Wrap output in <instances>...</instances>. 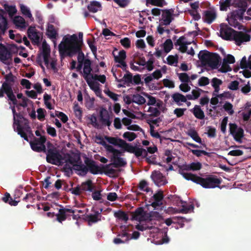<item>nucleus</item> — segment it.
Instances as JSON below:
<instances>
[{"label":"nucleus","mask_w":251,"mask_h":251,"mask_svg":"<svg viewBox=\"0 0 251 251\" xmlns=\"http://www.w3.org/2000/svg\"><path fill=\"white\" fill-rule=\"evenodd\" d=\"M29 144L31 147V148L34 151H36L38 152H45L46 151V148L45 145H43L42 146H39L36 143L32 141L29 142Z\"/></svg>","instance_id":"obj_41"},{"label":"nucleus","mask_w":251,"mask_h":251,"mask_svg":"<svg viewBox=\"0 0 251 251\" xmlns=\"http://www.w3.org/2000/svg\"><path fill=\"white\" fill-rule=\"evenodd\" d=\"M146 4L147 6H149V4H151L159 7H163L164 5H166L167 3L165 0H147Z\"/></svg>","instance_id":"obj_46"},{"label":"nucleus","mask_w":251,"mask_h":251,"mask_svg":"<svg viewBox=\"0 0 251 251\" xmlns=\"http://www.w3.org/2000/svg\"><path fill=\"white\" fill-rule=\"evenodd\" d=\"M50 46L48 45H47L45 42H43L42 45V54L38 55L36 59L37 62L40 66V67L43 70H45V67L42 65L41 55H42L43 57L45 65L46 66H48L49 63V58L50 57Z\"/></svg>","instance_id":"obj_9"},{"label":"nucleus","mask_w":251,"mask_h":251,"mask_svg":"<svg viewBox=\"0 0 251 251\" xmlns=\"http://www.w3.org/2000/svg\"><path fill=\"white\" fill-rule=\"evenodd\" d=\"M101 8L100 3L96 0L91 1L87 6L89 11L92 13H96L99 10H101Z\"/></svg>","instance_id":"obj_29"},{"label":"nucleus","mask_w":251,"mask_h":251,"mask_svg":"<svg viewBox=\"0 0 251 251\" xmlns=\"http://www.w3.org/2000/svg\"><path fill=\"white\" fill-rule=\"evenodd\" d=\"M47 35L50 39H55L57 33L55 30L54 25L51 24H49L47 29Z\"/></svg>","instance_id":"obj_38"},{"label":"nucleus","mask_w":251,"mask_h":251,"mask_svg":"<svg viewBox=\"0 0 251 251\" xmlns=\"http://www.w3.org/2000/svg\"><path fill=\"white\" fill-rule=\"evenodd\" d=\"M12 60V54L4 45L0 43V61L6 65H10Z\"/></svg>","instance_id":"obj_12"},{"label":"nucleus","mask_w":251,"mask_h":251,"mask_svg":"<svg viewBox=\"0 0 251 251\" xmlns=\"http://www.w3.org/2000/svg\"><path fill=\"white\" fill-rule=\"evenodd\" d=\"M216 13L212 10H207L204 12L203 19L205 22L207 24H211L216 18Z\"/></svg>","instance_id":"obj_24"},{"label":"nucleus","mask_w":251,"mask_h":251,"mask_svg":"<svg viewBox=\"0 0 251 251\" xmlns=\"http://www.w3.org/2000/svg\"><path fill=\"white\" fill-rule=\"evenodd\" d=\"M69 162L73 165L75 170L80 172L77 173L79 176H84L88 172L93 175L104 173L102 167L100 168L96 164L95 161L88 157H86L84 160L85 165L83 164L81 161H80L79 163L75 164L74 162H76V161H73L71 159H69ZM101 166L103 165H101Z\"/></svg>","instance_id":"obj_2"},{"label":"nucleus","mask_w":251,"mask_h":251,"mask_svg":"<svg viewBox=\"0 0 251 251\" xmlns=\"http://www.w3.org/2000/svg\"><path fill=\"white\" fill-rule=\"evenodd\" d=\"M237 20H238V19H237V18H235V17H234L233 15H231V17H230V18H229L228 19V24L231 25V26H232L234 27H237L238 28V29H244V30H245L244 27L243 25H240L239 24V23L237 21Z\"/></svg>","instance_id":"obj_36"},{"label":"nucleus","mask_w":251,"mask_h":251,"mask_svg":"<svg viewBox=\"0 0 251 251\" xmlns=\"http://www.w3.org/2000/svg\"><path fill=\"white\" fill-rule=\"evenodd\" d=\"M4 78L5 81L2 83L1 87L0 89H6V86L9 87H12L13 85L15 79L16 77L12 74L11 72H10L8 74L5 75Z\"/></svg>","instance_id":"obj_23"},{"label":"nucleus","mask_w":251,"mask_h":251,"mask_svg":"<svg viewBox=\"0 0 251 251\" xmlns=\"http://www.w3.org/2000/svg\"><path fill=\"white\" fill-rule=\"evenodd\" d=\"M172 98L173 99V101L179 106L181 105L180 102H186L187 101L185 96L179 93L173 94L172 95Z\"/></svg>","instance_id":"obj_31"},{"label":"nucleus","mask_w":251,"mask_h":251,"mask_svg":"<svg viewBox=\"0 0 251 251\" xmlns=\"http://www.w3.org/2000/svg\"><path fill=\"white\" fill-rule=\"evenodd\" d=\"M21 13L26 17L28 18L31 21H34V18L31 13L29 9L23 4L20 5Z\"/></svg>","instance_id":"obj_37"},{"label":"nucleus","mask_w":251,"mask_h":251,"mask_svg":"<svg viewBox=\"0 0 251 251\" xmlns=\"http://www.w3.org/2000/svg\"><path fill=\"white\" fill-rule=\"evenodd\" d=\"M122 78L118 80V82H121L124 81V84H127V86H129V84L132 83V75L130 72H126Z\"/></svg>","instance_id":"obj_43"},{"label":"nucleus","mask_w":251,"mask_h":251,"mask_svg":"<svg viewBox=\"0 0 251 251\" xmlns=\"http://www.w3.org/2000/svg\"><path fill=\"white\" fill-rule=\"evenodd\" d=\"M126 52L124 50H120L119 52V55L117 56H114V61L116 62L121 63L125 61L126 58Z\"/></svg>","instance_id":"obj_48"},{"label":"nucleus","mask_w":251,"mask_h":251,"mask_svg":"<svg viewBox=\"0 0 251 251\" xmlns=\"http://www.w3.org/2000/svg\"><path fill=\"white\" fill-rule=\"evenodd\" d=\"M147 112H150V114H146L142 113V117L144 119L149 118L157 117L160 115V111L156 107H149L147 110Z\"/></svg>","instance_id":"obj_27"},{"label":"nucleus","mask_w":251,"mask_h":251,"mask_svg":"<svg viewBox=\"0 0 251 251\" xmlns=\"http://www.w3.org/2000/svg\"><path fill=\"white\" fill-rule=\"evenodd\" d=\"M146 99L140 94H137L132 96V102L138 105H142L146 102Z\"/></svg>","instance_id":"obj_47"},{"label":"nucleus","mask_w":251,"mask_h":251,"mask_svg":"<svg viewBox=\"0 0 251 251\" xmlns=\"http://www.w3.org/2000/svg\"><path fill=\"white\" fill-rule=\"evenodd\" d=\"M162 11V20L163 21V25H169L174 20V9L171 8L169 9H164Z\"/></svg>","instance_id":"obj_16"},{"label":"nucleus","mask_w":251,"mask_h":251,"mask_svg":"<svg viewBox=\"0 0 251 251\" xmlns=\"http://www.w3.org/2000/svg\"><path fill=\"white\" fill-rule=\"evenodd\" d=\"M220 36L224 40L235 41L237 46H240L244 42L251 40V35L242 31H237L226 24H222L220 30Z\"/></svg>","instance_id":"obj_1"},{"label":"nucleus","mask_w":251,"mask_h":251,"mask_svg":"<svg viewBox=\"0 0 251 251\" xmlns=\"http://www.w3.org/2000/svg\"><path fill=\"white\" fill-rule=\"evenodd\" d=\"M209 83V79L208 77L205 76H202L198 81V84L200 86H204L208 85Z\"/></svg>","instance_id":"obj_64"},{"label":"nucleus","mask_w":251,"mask_h":251,"mask_svg":"<svg viewBox=\"0 0 251 251\" xmlns=\"http://www.w3.org/2000/svg\"><path fill=\"white\" fill-rule=\"evenodd\" d=\"M138 188L140 190L146 191V192H149L151 190V189L148 187V182L145 180H142L140 182Z\"/></svg>","instance_id":"obj_52"},{"label":"nucleus","mask_w":251,"mask_h":251,"mask_svg":"<svg viewBox=\"0 0 251 251\" xmlns=\"http://www.w3.org/2000/svg\"><path fill=\"white\" fill-rule=\"evenodd\" d=\"M9 26L7 18L0 15V41L2 40L1 36L5 34Z\"/></svg>","instance_id":"obj_22"},{"label":"nucleus","mask_w":251,"mask_h":251,"mask_svg":"<svg viewBox=\"0 0 251 251\" xmlns=\"http://www.w3.org/2000/svg\"><path fill=\"white\" fill-rule=\"evenodd\" d=\"M151 177L157 186L165 185L167 183L165 176L159 171L154 170L152 172Z\"/></svg>","instance_id":"obj_14"},{"label":"nucleus","mask_w":251,"mask_h":251,"mask_svg":"<svg viewBox=\"0 0 251 251\" xmlns=\"http://www.w3.org/2000/svg\"><path fill=\"white\" fill-rule=\"evenodd\" d=\"M37 118L40 121H43L45 119V113L46 111L42 108H39L37 110Z\"/></svg>","instance_id":"obj_59"},{"label":"nucleus","mask_w":251,"mask_h":251,"mask_svg":"<svg viewBox=\"0 0 251 251\" xmlns=\"http://www.w3.org/2000/svg\"><path fill=\"white\" fill-rule=\"evenodd\" d=\"M122 144L121 146V148L124 149L125 151L131 153H133L135 152L136 149L135 146H133L130 144L127 143L125 141H122Z\"/></svg>","instance_id":"obj_45"},{"label":"nucleus","mask_w":251,"mask_h":251,"mask_svg":"<svg viewBox=\"0 0 251 251\" xmlns=\"http://www.w3.org/2000/svg\"><path fill=\"white\" fill-rule=\"evenodd\" d=\"M187 135L196 142L201 144V139L195 129H190L187 132Z\"/></svg>","instance_id":"obj_40"},{"label":"nucleus","mask_w":251,"mask_h":251,"mask_svg":"<svg viewBox=\"0 0 251 251\" xmlns=\"http://www.w3.org/2000/svg\"><path fill=\"white\" fill-rule=\"evenodd\" d=\"M178 172L183 177L187 180H191L194 182L195 179L197 177V175L192 173H186L185 171H191L189 164H183L178 166Z\"/></svg>","instance_id":"obj_13"},{"label":"nucleus","mask_w":251,"mask_h":251,"mask_svg":"<svg viewBox=\"0 0 251 251\" xmlns=\"http://www.w3.org/2000/svg\"><path fill=\"white\" fill-rule=\"evenodd\" d=\"M192 112L196 118L198 119L202 120L204 118V112L201 110L199 105H196L193 109L191 110Z\"/></svg>","instance_id":"obj_34"},{"label":"nucleus","mask_w":251,"mask_h":251,"mask_svg":"<svg viewBox=\"0 0 251 251\" xmlns=\"http://www.w3.org/2000/svg\"><path fill=\"white\" fill-rule=\"evenodd\" d=\"M222 179L216 176L208 175L203 178L197 176L194 182L201 185L204 188H214L219 187L222 183Z\"/></svg>","instance_id":"obj_5"},{"label":"nucleus","mask_w":251,"mask_h":251,"mask_svg":"<svg viewBox=\"0 0 251 251\" xmlns=\"http://www.w3.org/2000/svg\"><path fill=\"white\" fill-rule=\"evenodd\" d=\"M178 76L179 80L183 83H188L190 81V77L185 73L178 74Z\"/></svg>","instance_id":"obj_55"},{"label":"nucleus","mask_w":251,"mask_h":251,"mask_svg":"<svg viewBox=\"0 0 251 251\" xmlns=\"http://www.w3.org/2000/svg\"><path fill=\"white\" fill-rule=\"evenodd\" d=\"M75 210L67 208L59 209L58 213L55 215L56 217V220L58 222L62 223V222L66 220L68 216H69L67 213H75Z\"/></svg>","instance_id":"obj_18"},{"label":"nucleus","mask_w":251,"mask_h":251,"mask_svg":"<svg viewBox=\"0 0 251 251\" xmlns=\"http://www.w3.org/2000/svg\"><path fill=\"white\" fill-rule=\"evenodd\" d=\"M126 165V161L123 158L120 157L117 158L116 160H115L114 162L102 166V169L105 174L113 175L115 173L116 171L114 169L110 168L111 166H113L115 168H119L124 167Z\"/></svg>","instance_id":"obj_10"},{"label":"nucleus","mask_w":251,"mask_h":251,"mask_svg":"<svg viewBox=\"0 0 251 251\" xmlns=\"http://www.w3.org/2000/svg\"><path fill=\"white\" fill-rule=\"evenodd\" d=\"M74 110L75 116L78 119H81L82 117V111L81 108L79 106L78 103L75 104L74 106Z\"/></svg>","instance_id":"obj_56"},{"label":"nucleus","mask_w":251,"mask_h":251,"mask_svg":"<svg viewBox=\"0 0 251 251\" xmlns=\"http://www.w3.org/2000/svg\"><path fill=\"white\" fill-rule=\"evenodd\" d=\"M6 89H0V98H2L4 96L5 93L9 100L12 102L14 105H17L18 100L16 99V96H15L12 87H9L6 85Z\"/></svg>","instance_id":"obj_15"},{"label":"nucleus","mask_w":251,"mask_h":251,"mask_svg":"<svg viewBox=\"0 0 251 251\" xmlns=\"http://www.w3.org/2000/svg\"><path fill=\"white\" fill-rule=\"evenodd\" d=\"M167 63L170 65H173L175 63L178 62V56L169 55L167 58Z\"/></svg>","instance_id":"obj_62"},{"label":"nucleus","mask_w":251,"mask_h":251,"mask_svg":"<svg viewBox=\"0 0 251 251\" xmlns=\"http://www.w3.org/2000/svg\"><path fill=\"white\" fill-rule=\"evenodd\" d=\"M3 7L10 18H13L17 13V9L15 5H9L7 3H4Z\"/></svg>","instance_id":"obj_30"},{"label":"nucleus","mask_w":251,"mask_h":251,"mask_svg":"<svg viewBox=\"0 0 251 251\" xmlns=\"http://www.w3.org/2000/svg\"><path fill=\"white\" fill-rule=\"evenodd\" d=\"M48 147L46 156L47 162L55 165H61L63 158L58 150L50 142L48 143Z\"/></svg>","instance_id":"obj_6"},{"label":"nucleus","mask_w":251,"mask_h":251,"mask_svg":"<svg viewBox=\"0 0 251 251\" xmlns=\"http://www.w3.org/2000/svg\"><path fill=\"white\" fill-rule=\"evenodd\" d=\"M105 138L110 144L115 146H118L120 147H121V146L122 144V141H124L123 139L113 137L105 136Z\"/></svg>","instance_id":"obj_44"},{"label":"nucleus","mask_w":251,"mask_h":251,"mask_svg":"<svg viewBox=\"0 0 251 251\" xmlns=\"http://www.w3.org/2000/svg\"><path fill=\"white\" fill-rule=\"evenodd\" d=\"M63 45L66 47H76L82 48L83 45V33L79 32L78 36L74 34L72 35H68V37L65 36L63 38Z\"/></svg>","instance_id":"obj_8"},{"label":"nucleus","mask_w":251,"mask_h":251,"mask_svg":"<svg viewBox=\"0 0 251 251\" xmlns=\"http://www.w3.org/2000/svg\"><path fill=\"white\" fill-rule=\"evenodd\" d=\"M135 152H133L135 155L137 157H140L143 156V157H147L148 156V153L147 151L143 148H139L136 147V149L134 150Z\"/></svg>","instance_id":"obj_50"},{"label":"nucleus","mask_w":251,"mask_h":251,"mask_svg":"<svg viewBox=\"0 0 251 251\" xmlns=\"http://www.w3.org/2000/svg\"><path fill=\"white\" fill-rule=\"evenodd\" d=\"M13 23L17 28L25 29L27 24L25 20L21 16H16L13 19Z\"/></svg>","instance_id":"obj_26"},{"label":"nucleus","mask_w":251,"mask_h":251,"mask_svg":"<svg viewBox=\"0 0 251 251\" xmlns=\"http://www.w3.org/2000/svg\"><path fill=\"white\" fill-rule=\"evenodd\" d=\"M94 40L92 41L89 39L87 40V44H88L89 47L91 50V51L92 52L93 54L95 55V56L96 57L97 49V47L94 45Z\"/></svg>","instance_id":"obj_63"},{"label":"nucleus","mask_w":251,"mask_h":251,"mask_svg":"<svg viewBox=\"0 0 251 251\" xmlns=\"http://www.w3.org/2000/svg\"><path fill=\"white\" fill-rule=\"evenodd\" d=\"M198 57L201 62V66H208L212 69L218 67L220 56L216 53L207 50H201L198 54Z\"/></svg>","instance_id":"obj_3"},{"label":"nucleus","mask_w":251,"mask_h":251,"mask_svg":"<svg viewBox=\"0 0 251 251\" xmlns=\"http://www.w3.org/2000/svg\"><path fill=\"white\" fill-rule=\"evenodd\" d=\"M231 0H225L224 1H220V10L222 11H226L231 4Z\"/></svg>","instance_id":"obj_61"},{"label":"nucleus","mask_w":251,"mask_h":251,"mask_svg":"<svg viewBox=\"0 0 251 251\" xmlns=\"http://www.w3.org/2000/svg\"><path fill=\"white\" fill-rule=\"evenodd\" d=\"M185 36H182L175 43V46H179L178 50L182 53L187 52V46H186V44H184L183 42V40H185Z\"/></svg>","instance_id":"obj_33"},{"label":"nucleus","mask_w":251,"mask_h":251,"mask_svg":"<svg viewBox=\"0 0 251 251\" xmlns=\"http://www.w3.org/2000/svg\"><path fill=\"white\" fill-rule=\"evenodd\" d=\"M123 137L127 139L129 141H132L137 137V135L134 132L126 131L124 133Z\"/></svg>","instance_id":"obj_54"},{"label":"nucleus","mask_w":251,"mask_h":251,"mask_svg":"<svg viewBox=\"0 0 251 251\" xmlns=\"http://www.w3.org/2000/svg\"><path fill=\"white\" fill-rule=\"evenodd\" d=\"M78 65L84 66L83 70V76L89 87L93 90L97 91L99 90V86L94 82L92 81L89 77V75L92 72L91 67V61L89 59H86L85 61H77Z\"/></svg>","instance_id":"obj_7"},{"label":"nucleus","mask_w":251,"mask_h":251,"mask_svg":"<svg viewBox=\"0 0 251 251\" xmlns=\"http://www.w3.org/2000/svg\"><path fill=\"white\" fill-rule=\"evenodd\" d=\"M133 60L135 61L134 62L140 66H145L146 64V61L145 58L144 56H141L139 55V53H136L133 55Z\"/></svg>","instance_id":"obj_42"},{"label":"nucleus","mask_w":251,"mask_h":251,"mask_svg":"<svg viewBox=\"0 0 251 251\" xmlns=\"http://www.w3.org/2000/svg\"><path fill=\"white\" fill-rule=\"evenodd\" d=\"M21 128L22 132H23L27 137V139L25 140L28 142V138L27 136V134H28L29 135H31L32 136H33V134L32 133L31 127L29 126V122L28 120H25V123H24V126H22V125H21Z\"/></svg>","instance_id":"obj_35"},{"label":"nucleus","mask_w":251,"mask_h":251,"mask_svg":"<svg viewBox=\"0 0 251 251\" xmlns=\"http://www.w3.org/2000/svg\"><path fill=\"white\" fill-rule=\"evenodd\" d=\"M146 214L144 208L142 207L137 208L135 211L131 213L132 220L142 221Z\"/></svg>","instance_id":"obj_25"},{"label":"nucleus","mask_w":251,"mask_h":251,"mask_svg":"<svg viewBox=\"0 0 251 251\" xmlns=\"http://www.w3.org/2000/svg\"><path fill=\"white\" fill-rule=\"evenodd\" d=\"M80 186L82 192L86 191L92 192L95 188V186L91 179H88L86 181L82 182Z\"/></svg>","instance_id":"obj_28"},{"label":"nucleus","mask_w":251,"mask_h":251,"mask_svg":"<svg viewBox=\"0 0 251 251\" xmlns=\"http://www.w3.org/2000/svg\"><path fill=\"white\" fill-rule=\"evenodd\" d=\"M247 8V2L245 1L241 2L239 4L238 9L232 12V15L240 21L242 20L243 19V15L246 11Z\"/></svg>","instance_id":"obj_20"},{"label":"nucleus","mask_w":251,"mask_h":251,"mask_svg":"<svg viewBox=\"0 0 251 251\" xmlns=\"http://www.w3.org/2000/svg\"><path fill=\"white\" fill-rule=\"evenodd\" d=\"M105 114V115H104L102 111L100 112V121L103 125L109 126L111 125V122L109 120V117L107 113L106 112Z\"/></svg>","instance_id":"obj_49"},{"label":"nucleus","mask_w":251,"mask_h":251,"mask_svg":"<svg viewBox=\"0 0 251 251\" xmlns=\"http://www.w3.org/2000/svg\"><path fill=\"white\" fill-rule=\"evenodd\" d=\"M164 50L166 53L169 52L173 49V44L170 39H167L163 44Z\"/></svg>","instance_id":"obj_51"},{"label":"nucleus","mask_w":251,"mask_h":251,"mask_svg":"<svg viewBox=\"0 0 251 251\" xmlns=\"http://www.w3.org/2000/svg\"><path fill=\"white\" fill-rule=\"evenodd\" d=\"M114 215L119 220L125 221V222H126L129 219L128 215L121 210L115 212Z\"/></svg>","instance_id":"obj_39"},{"label":"nucleus","mask_w":251,"mask_h":251,"mask_svg":"<svg viewBox=\"0 0 251 251\" xmlns=\"http://www.w3.org/2000/svg\"><path fill=\"white\" fill-rule=\"evenodd\" d=\"M27 36L34 44L40 42V36L35 26H30L27 31Z\"/></svg>","instance_id":"obj_17"},{"label":"nucleus","mask_w":251,"mask_h":251,"mask_svg":"<svg viewBox=\"0 0 251 251\" xmlns=\"http://www.w3.org/2000/svg\"><path fill=\"white\" fill-rule=\"evenodd\" d=\"M223 108L229 115H232L233 114L234 110H233V105L230 102L226 101L223 105Z\"/></svg>","instance_id":"obj_53"},{"label":"nucleus","mask_w":251,"mask_h":251,"mask_svg":"<svg viewBox=\"0 0 251 251\" xmlns=\"http://www.w3.org/2000/svg\"><path fill=\"white\" fill-rule=\"evenodd\" d=\"M182 208L180 209V212L182 213H188L193 211L194 206L193 204H188L186 201H180Z\"/></svg>","instance_id":"obj_32"},{"label":"nucleus","mask_w":251,"mask_h":251,"mask_svg":"<svg viewBox=\"0 0 251 251\" xmlns=\"http://www.w3.org/2000/svg\"><path fill=\"white\" fill-rule=\"evenodd\" d=\"M191 171H199L202 168V165L200 162H192L190 164Z\"/></svg>","instance_id":"obj_60"},{"label":"nucleus","mask_w":251,"mask_h":251,"mask_svg":"<svg viewBox=\"0 0 251 251\" xmlns=\"http://www.w3.org/2000/svg\"><path fill=\"white\" fill-rule=\"evenodd\" d=\"M102 209H100V211H94V214H90L87 215L86 216V220L87 221L89 225H91L92 224L96 223L101 221V212Z\"/></svg>","instance_id":"obj_21"},{"label":"nucleus","mask_w":251,"mask_h":251,"mask_svg":"<svg viewBox=\"0 0 251 251\" xmlns=\"http://www.w3.org/2000/svg\"><path fill=\"white\" fill-rule=\"evenodd\" d=\"M239 87V82L237 80H234L230 82L227 88L232 91H236L238 90Z\"/></svg>","instance_id":"obj_57"},{"label":"nucleus","mask_w":251,"mask_h":251,"mask_svg":"<svg viewBox=\"0 0 251 251\" xmlns=\"http://www.w3.org/2000/svg\"><path fill=\"white\" fill-rule=\"evenodd\" d=\"M47 139L45 136H41L40 138H36L34 137L33 141L35 143H36L39 146H42L43 145H45V143L46 142Z\"/></svg>","instance_id":"obj_58"},{"label":"nucleus","mask_w":251,"mask_h":251,"mask_svg":"<svg viewBox=\"0 0 251 251\" xmlns=\"http://www.w3.org/2000/svg\"><path fill=\"white\" fill-rule=\"evenodd\" d=\"M58 50L61 58L65 56L73 57L77 54V61H85L84 53L82 51V48L78 46L66 47L61 42L58 46Z\"/></svg>","instance_id":"obj_4"},{"label":"nucleus","mask_w":251,"mask_h":251,"mask_svg":"<svg viewBox=\"0 0 251 251\" xmlns=\"http://www.w3.org/2000/svg\"><path fill=\"white\" fill-rule=\"evenodd\" d=\"M229 126L230 134L233 136L234 139L239 143H241L244 136L243 129L238 127L235 123H230Z\"/></svg>","instance_id":"obj_11"},{"label":"nucleus","mask_w":251,"mask_h":251,"mask_svg":"<svg viewBox=\"0 0 251 251\" xmlns=\"http://www.w3.org/2000/svg\"><path fill=\"white\" fill-rule=\"evenodd\" d=\"M11 110L12 111V113L13 115V127H14L15 126H17L16 127V131L18 134L21 136L22 138H23L25 140L27 139V137L26 135L22 132L21 128V122L19 119H16V115L18 113L16 112L15 106L11 107Z\"/></svg>","instance_id":"obj_19"}]
</instances>
